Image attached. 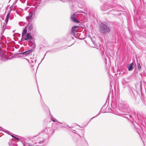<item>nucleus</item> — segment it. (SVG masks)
Returning <instances> with one entry per match:
<instances>
[{"mask_svg": "<svg viewBox=\"0 0 146 146\" xmlns=\"http://www.w3.org/2000/svg\"><path fill=\"white\" fill-rule=\"evenodd\" d=\"M76 15L75 13L73 14L71 17V19L72 21L74 22H75L77 23H78L79 22V21L77 20L76 19Z\"/></svg>", "mask_w": 146, "mask_h": 146, "instance_id": "4", "label": "nucleus"}, {"mask_svg": "<svg viewBox=\"0 0 146 146\" xmlns=\"http://www.w3.org/2000/svg\"><path fill=\"white\" fill-rule=\"evenodd\" d=\"M27 32V30L26 29V27L23 30V32L22 33V36H23L25 35L26 33Z\"/></svg>", "mask_w": 146, "mask_h": 146, "instance_id": "12", "label": "nucleus"}, {"mask_svg": "<svg viewBox=\"0 0 146 146\" xmlns=\"http://www.w3.org/2000/svg\"><path fill=\"white\" fill-rule=\"evenodd\" d=\"M44 58L42 59V61H41V62L43 60V59L44 58Z\"/></svg>", "mask_w": 146, "mask_h": 146, "instance_id": "21", "label": "nucleus"}, {"mask_svg": "<svg viewBox=\"0 0 146 146\" xmlns=\"http://www.w3.org/2000/svg\"><path fill=\"white\" fill-rule=\"evenodd\" d=\"M137 67L138 69L139 70H140L141 68V65L139 64V63H138L137 65Z\"/></svg>", "mask_w": 146, "mask_h": 146, "instance_id": "15", "label": "nucleus"}, {"mask_svg": "<svg viewBox=\"0 0 146 146\" xmlns=\"http://www.w3.org/2000/svg\"><path fill=\"white\" fill-rule=\"evenodd\" d=\"M36 60H35V62H36Z\"/></svg>", "mask_w": 146, "mask_h": 146, "instance_id": "24", "label": "nucleus"}, {"mask_svg": "<svg viewBox=\"0 0 146 146\" xmlns=\"http://www.w3.org/2000/svg\"><path fill=\"white\" fill-rule=\"evenodd\" d=\"M129 115L130 116V117H131V116L130 115Z\"/></svg>", "mask_w": 146, "mask_h": 146, "instance_id": "22", "label": "nucleus"}, {"mask_svg": "<svg viewBox=\"0 0 146 146\" xmlns=\"http://www.w3.org/2000/svg\"><path fill=\"white\" fill-rule=\"evenodd\" d=\"M133 64L131 63L129 64L128 66V69L129 71L132 70H133Z\"/></svg>", "mask_w": 146, "mask_h": 146, "instance_id": "10", "label": "nucleus"}, {"mask_svg": "<svg viewBox=\"0 0 146 146\" xmlns=\"http://www.w3.org/2000/svg\"><path fill=\"white\" fill-rule=\"evenodd\" d=\"M90 39L92 41V42L94 44H95V41L94 40L92 39V38H90Z\"/></svg>", "mask_w": 146, "mask_h": 146, "instance_id": "17", "label": "nucleus"}, {"mask_svg": "<svg viewBox=\"0 0 146 146\" xmlns=\"http://www.w3.org/2000/svg\"><path fill=\"white\" fill-rule=\"evenodd\" d=\"M25 39L30 42V40L32 39V37L30 33H28L25 36Z\"/></svg>", "mask_w": 146, "mask_h": 146, "instance_id": "3", "label": "nucleus"}, {"mask_svg": "<svg viewBox=\"0 0 146 146\" xmlns=\"http://www.w3.org/2000/svg\"><path fill=\"white\" fill-rule=\"evenodd\" d=\"M51 119L53 122L57 121L58 123L62 124V123H61L59 122L58 121V120L56 119L55 118H54L53 117H52Z\"/></svg>", "mask_w": 146, "mask_h": 146, "instance_id": "13", "label": "nucleus"}, {"mask_svg": "<svg viewBox=\"0 0 146 146\" xmlns=\"http://www.w3.org/2000/svg\"><path fill=\"white\" fill-rule=\"evenodd\" d=\"M57 124L58 125H59V124L58 123H57Z\"/></svg>", "mask_w": 146, "mask_h": 146, "instance_id": "23", "label": "nucleus"}, {"mask_svg": "<svg viewBox=\"0 0 146 146\" xmlns=\"http://www.w3.org/2000/svg\"><path fill=\"white\" fill-rule=\"evenodd\" d=\"M62 123V124H63V123ZM63 124H64V126H60V127H66V126L67 127L69 128H71V127H70L67 124H66V123Z\"/></svg>", "mask_w": 146, "mask_h": 146, "instance_id": "14", "label": "nucleus"}, {"mask_svg": "<svg viewBox=\"0 0 146 146\" xmlns=\"http://www.w3.org/2000/svg\"><path fill=\"white\" fill-rule=\"evenodd\" d=\"M5 27H4L3 26V29H4L5 30Z\"/></svg>", "mask_w": 146, "mask_h": 146, "instance_id": "20", "label": "nucleus"}, {"mask_svg": "<svg viewBox=\"0 0 146 146\" xmlns=\"http://www.w3.org/2000/svg\"><path fill=\"white\" fill-rule=\"evenodd\" d=\"M99 30L100 32L104 33H108L110 31L109 28L104 24H102L100 25Z\"/></svg>", "mask_w": 146, "mask_h": 146, "instance_id": "1", "label": "nucleus"}, {"mask_svg": "<svg viewBox=\"0 0 146 146\" xmlns=\"http://www.w3.org/2000/svg\"><path fill=\"white\" fill-rule=\"evenodd\" d=\"M33 15V13L32 12H31L29 13V15L26 17V18L27 20L31 19L32 18Z\"/></svg>", "mask_w": 146, "mask_h": 146, "instance_id": "6", "label": "nucleus"}, {"mask_svg": "<svg viewBox=\"0 0 146 146\" xmlns=\"http://www.w3.org/2000/svg\"><path fill=\"white\" fill-rule=\"evenodd\" d=\"M74 133H76V132H74Z\"/></svg>", "mask_w": 146, "mask_h": 146, "instance_id": "25", "label": "nucleus"}, {"mask_svg": "<svg viewBox=\"0 0 146 146\" xmlns=\"http://www.w3.org/2000/svg\"><path fill=\"white\" fill-rule=\"evenodd\" d=\"M79 27L78 26H74L72 27L71 29V32L69 35H72L75 37L78 36L77 34V31L79 28Z\"/></svg>", "mask_w": 146, "mask_h": 146, "instance_id": "2", "label": "nucleus"}, {"mask_svg": "<svg viewBox=\"0 0 146 146\" xmlns=\"http://www.w3.org/2000/svg\"><path fill=\"white\" fill-rule=\"evenodd\" d=\"M100 114L99 113L96 116L94 117H92L90 119V120H91L92 119H93L94 118L96 117H97V116H98V115H99V114Z\"/></svg>", "mask_w": 146, "mask_h": 146, "instance_id": "19", "label": "nucleus"}, {"mask_svg": "<svg viewBox=\"0 0 146 146\" xmlns=\"http://www.w3.org/2000/svg\"><path fill=\"white\" fill-rule=\"evenodd\" d=\"M32 52V50H29L24 52H23L20 53V54L21 55H24L25 56H27L29 54H30Z\"/></svg>", "mask_w": 146, "mask_h": 146, "instance_id": "5", "label": "nucleus"}, {"mask_svg": "<svg viewBox=\"0 0 146 146\" xmlns=\"http://www.w3.org/2000/svg\"><path fill=\"white\" fill-rule=\"evenodd\" d=\"M2 50L1 49H0V54L1 55H2Z\"/></svg>", "mask_w": 146, "mask_h": 146, "instance_id": "18", "label": "nucleus"}, {"mask_svg": "<svg viewBox=\"0 0 146 146\" xmlns=\"http://www.w3.org/2000/svg\"><path fill=\"white\" fill-rule=\"evenodd\" d=\"M109 8L108 7V5H103V6L101 7V9L103 11H106Z\"/></svg>", "mask_w": 146, "mask_h": 146, "instance_id": "7", "label": "nucleus"}, {"mask_svg": "<svg viewBox=\"0 0 146 146\" xmlns=\"http://www.w3.org/2000/svg\"><path fill=\"white\" fill-rule=\"evenodd\" d=\"M10 12H8L6 16V19L5 20V21L6 23H7V22L8 21V20L9 19V15H10Z\"/></svg>", "mask_w": 146, "mask_h": 146, "instance_id": "11", "label": "nucleus"}, {"mask_svg": "<svg viewBox=\"0 0 146 146\" xmlns=\"http://www.w3.org/2000/svg\"><path fill=\"white\" fill-rule=\"evenodd\" d=\"M11 135L12 136V137H13V138H15V139H17V140H18L19 141V139L18 138L15 137V136H14L13 135Z\"/></svg>", "mask_w": 146, "mask_h": 146, "instance_id": "16", "label": "nucleus"}, {"mask_svg": "<svg viewBox=\"0 0 146 146\" xmlns=\"http://www.w3.org/2000/svg\"><path fill=\"white\" fill-rule=\"evenodd\" d=\"M45 131L48 134L50 133H51V128L48 127L46 128L45 130Z\"/></svg>", "mask_w": 146, "mask_h": 146, "instance_id": "9", "label": "nucleus"}, {"mask_svg": "<svg viewBox=\"0 0 146 146\" xmlns=\"http://www.w3.org/2000/svg\"><path fill=\"white\" fill-rule=\"evenodd\" d=\"M27 27H29V31H31L33 28L34 27V25L32 24L29 23L28 25L27 26Z\"/></svg>", "mask_w": 146, "mask_h": 146, "instance_id": "8", "label": "nucleus"}]
</instances>
